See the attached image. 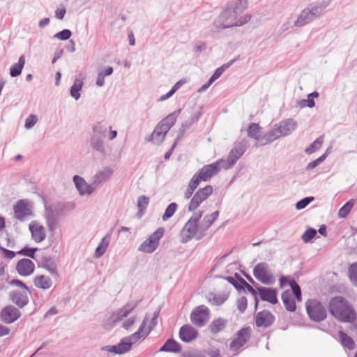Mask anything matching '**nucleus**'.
I'll use <instances>...</instances> for the list:
<instances>
[{
	"label": "nucleus",
	"instance_id": "obj_1",
	"mask_svg": "<svg viewBox=\"0 0 357 357\" xmlns=\"http://www.w3.org/2000/svg\"><path fill=\"white\" fill-rule=\"evenodd\" d=\"M204 212L199 211L194 213L192 216L186 222L181 231V241L186 243L192 238L197 241L206 236V231L218 219L219 211H215L210 215H206L201 220Z\"/></svg>",
	"mask_w": 357,
	"mask_h": 357
},
{
	"label": "nucleus",
	"instance_id": "obj_2",
	"mask_svg": "<svg viewBox=\"0 0 357 357\" xmlns=\"http://www.w3.org/2000/svg\"><path fill=\"white\" fill-rule=\"evenodd\" d=\"M73 202H56L45 206V218L49 231L54 233L58 225L60 217L68 215L74 210Z\"/></svg>",
	"mask_w": 357,
	"mask_h": 357
},
{
	"label": "nucleus",
	"instance_id": "obj_3",
	"mask_svg": "<svg viewBox=\"0 0 357 357\" xmlns=\"http://www.w3.org/2000/svg\"><path fill=\"white\" fill-rule=\"evenodd\" d=\"M329 312L342 322L354 323L356 319L355 310L342 296L333 298L328 304Z\"/></svg>",
	"mask_w": 357,
	"mask_h": 357
},
{
	"label": "nucleus",
	"instance_id": "obj_4",
	"mask_svg": "<svg viewBox=\"0 0 357 357\" xmlns=\"http://www.w3.org/2000/svg\"><path fill=\"white\" fill-rule=\"evenodd\" d=\"M326 7V5L319 4L314 6L311 8H306L303 9L297 20L294 22V26L296 27H301L310 23L322 14Z\"/></svg>",
	"mask_w": 357,
	"mask_h": 357
},
{
	"label": "nucleus",
	"instance_id": "obj_5",
	"mask_svg": "<svg viewBox=\"0 0 357 357\" xmlns=\"http://www.w3.org/2000/svg\"><path fill=\"white\" fill-rule=\"evenodd\" d=\"M165 229L158 228L147 239L143 241L138 247V251L147 254H151L156 250L159 245L160 238L163 236Z\"/></svg>",
	"mask_w": 357,
	"mask_h": 357
},
{
	"label": "nucleus",
	"instance_id": "obj_6",
	"mask_svg": "<svg viewBox=\"0 0 357 357\" xmlns=\"http://www.w3.org/2000/svg\"><path fill=\"white\" fill-rule=\"evenodd\" d=\"M305 308L310 319L320 322L326 318L327 313L324 305L317 300H308Z\"/></svg>",
	"mask_w": 357,
	"mask_h": 357
},
{
	"label": "nucleus",
	"instance_id": "obj_7",
	"mask_svg": "<svg viewBox=\"0 0 357 357\" xmlns=\"http://www.w3.org/2000/svg\"><path fill=\"white\" fill-rule=\"evenodd\" d=\"M210 310L204 305L196 307L190 314L191 322L197 327L204 326L209 319Z\"/></svg>",
	"mask_w": 357,
	"mask_h": 357
},
{
	"label": "nucleus",
	"instance_id": "obj_8",
	"mask_svg": "<svg viewBox=\"0 0 357 357\" xmlns=\"http://www.w3.org/2000/svg\"><path fill=\"white\" fill-rule=\"evenodd\" d=\"M212 192L213 187L211 185H207L203 188H199L191 199L188 206V210L189 211H194L204 201L208 198Z\"/></svg>",
	"mask_w": 357,
	"mask_h": 357
},
{
	"label": "nucleus",
	"instance_id": "obj_9",
	"mask_svg": "<svg viewBox=\"0 0 357 357\" xmlns=\"http://www.w3.org/2000/svg\"><path fill=\"white\" fill-rule=\"evenodd\" d=\"M268 264L266 262L257 264L253 269V275L257 280L264 284H271L273 283V275L268 273Z\"/></svg>",
	"mask_w": 357,
	"mask_h": 357
},
{
	"label": "nucleus",
	"instance_id": "obj_10",
	"mask_svg": "<svg viewBox=\"0 0 357 357\" xmlns=\"http://www.w3.org/2000/svg\"><path fill=\"white\" fill-rule=\"evenodd\" d=\"M238 15L234 13L231 8L224 9L219 15L216 23L217 26L222 29H227L234 26Z\"/></svg>",
	"mask_w": 357,
	"mask_h": 357
},
{
	"label": "nucleus",
	"instance_id": "obj_11",
	"mask_svg": "<svg viewBox=\"0 0 357 357\" xmlns=\"http://www.w3.org/2000/svg\"><path fill=\"white\" fill-rule=\"evenodd\" d=\"M251 329L250 327H244L240 329L236 334V337L230 343V349L236 351L245 344L250 337Z\"/></svg>",
	"mask_w": 357,
	"mask_h": 357
},
{
	"label": "nucleus",
	"instance_id": "obj_12",
	"mask_svg": "<svg viewBox=\"0 0 357 357\" xmlns=\"http://www.w3.org/2000/svg\"><path fill=\"white\" fill-rule=\"evenodd\" d=\"M1 320L6 324H12L21 316L20 310L13 305H7L0 313Z\"/></svg>",
	"mask_w": 357,
	"mask_h": 357
},
{
	"label": "nucleus",
	"instance_id": "obj_13",
	"mask_svg": "<svg viewBox=\"0 0 357 357\" xmlns=\"http://www.w3.org/2000/svg\"><path fill=\"white\" fill-rule=\"evenodd\" d=\"M132 346V342H129L128 338L125 337L121 340L119 344L112 346H105L102 349L116 354H123L129 351L131 349Z\"/></svg>",
	"mask_w": 357,
	"mask_h": 357
},
{
	"label": "nucleus",
	"instance_id": "obj_14",
	"mask_svg": "<svg viewBox=\"0 0 357 357\" xmlns=\"http://www.w3.org/2000/svg\"><path fill=\"white\" fill-rule=\"evenodd\" d=\"M275 316L268 310L259 312L255 316V324L257 327L268 328L275 321Z\"/></svg>",
	"mask_w": 357,
	"mask_h": 357
},
{
	"label": "nucleus",
	"instance_id": "obj_15",
	"mask_svg": "<svg viewBox=\"0 0 357 357\" xmlns=\"http://www.w3.org/2000/svg\"><path fill=\"white\" fill-rule=\"evenodd\" d=\"M16 270L20 275L26 277L33 273L35 265L31 259L23 258L17 261Z\"/></svg>",
	"mask_w": 357,
	"mask_h": 357
},
{
	"label": "nucleus",
	"instance_id": "obj_16",
	"mask_svg": "<svg viewBox=\"0 0 357 357\" xmlns=\"http://www.w3.org/2000/svg\"><path fill=\"white\" fill-rule=\"evenodd\" d=\"M75 185L81 195H90L95 190L93 183L88 184L86 181L78 175L73 178Z\"/></svg>",
	"mask_w": 357,
	"mask_h": 357
},
{
	"label": "nucleus",
	"instance_id": "obj_17",
	"mask_svg": "<svg viewBox=\"0 0 357 357\" xmlns=\"http://www.w3.org/2000/svg\"><path fill=\"white\" fill-rule=\"evenodd\" d=\"M260 298L271 304H276L278 301L277 298L278 291L275 289L265 287H257Z\"/></svg>",
	"mask_w": 357,
	"mask_h": 357
},
{
	"label": "nucleus",
	"instance_id": "obj_18",
	"mask_svg": "<svg viewBox=\"0 0 357 357\" xmlns=\"http://www.w3.org/2000/svg\"><path fill=\"white\" fill-rule=\"evenodd\" d=\"M179 337L184 342H190L195 340L198 335V331L189 324H185L180 328Z\"/></svg>",
	"mask_w": 357,
	"mask_h": 357
},
{
	"label": "nucleus",
	"instance_id": "obj_19",
	"mask_svg": "<svg viewBox=\"0 0 357 357\" xmlns=\"http://www.w3.org/2000/svg\"><path fill=\"white\" fill-rule=\"evenodd\" d=\"M247 149V142L245 140H242L239 142L235 143L233 149H231L228 157L231 160V163L236 164V162L244 154Z\"/></svg>",
	"mask_w": 357,
	"mask_h": 357
},
{
	"label": "nucleus",
	"instance_id": "obj_20",
	"mask_svg": "<svg viewBox=\"0 0 357 357\" xmlns=\"http://www.w3.org/2000/svg\"><path fill=\"white\" fill-rule=\"evenodd\" d=\"M139 304L138 301L126 303L122 308L119 309L112 315L113 321L118 322L126 317Z\"/></svg>",
	"mask_w": 357,
	"mask_h": 357
},
{
	"label": "nucleus",
	"instance_id": "obj_21",
	"mask_svg": "<svg viewBox=\"0 0 357 357\" xmlns=\"http://www.w3.org/2000/svg\"><path fill=\"white\" fill-rule=\"evenodd\" d=\"M282 137L281 132L280 131L278 125H275L273 129L266 133L261 139L256 142V146H264L270 144L274 140Z\"/></svg>",
	"mask_w": 357,
	"mask_h": 357
},
{
	"label": "nucleus",
	"instance_id": "obj_22",
	"mask_svg": "<svg viewBox=\"0 0 357 357\" xmlns=\"http://www.w3.org/2000/svg\"><path fill=\"white\" fill-rule=\"evenodd\" d=\"M13 209L15 218L20 220H22L31 213L26 202L24 199L17 201Z\"/></svg>",
	"mask_w": 357,
	"mask_h": 357
},
{
	"label": "nucleus",
	"instance_id": "obj_23",
	"mask_svg": "<svg viewBox=\"0 0 357 357\" xmlns=\"http://www.w3.org/2000/svg\"><path fill=\"white\" fill-rule=\"evenodd\" d=\"M113 169L110 167H106L102 170L98 171L94 176L93 185L95 190L102 183L107 181L112 175Z\"/></svg>",
	"mask_w": 357,
	"mask_h": 357
},
{
	"label": "nucleus",
	"instance_id": "obj_24",
	"mask_svg": "<svg viewBox=\"0 0 357 357\" xmlns=\"http://www.w3.org/2000/svg\"><path fill=\"white\" fill-rule=\"evenodd\" d=\"M198 172L202 176L203 181H206L213 176L218 174L220 172V168L218 167V163L215 162L209 165H204Z\"/></svg>",
	"mask_w": 357,
	"mask_h": 357
},
{
	"label": "nucleus",
	"instance_id": "obj_25",
	"mask_svg": "<svg viewBox=\"0 0 357 357\" xmlns=\"http://www.w3.org/2000/svg\"><path fill=\"white\" fill-rule=\"evenodd\" d=\"M296 126L297 123L293 119H287L278 126L282 136L289 135L296 128Z\"/></svg>",
	"mask_w": 357,
	"mask_h": 357
},
{
	"label": "nucleus",
	"instance_id": "obj_26",
	"mask_svg": "<svg viewBox=\"0 0 357 357\" xmlns=\"http://www.w3.org/2000/svg\"><path fill=\"white\" fill-rule=\"evenodd\" d=\"M29 230L31 233L33 239L36 243H40L45 238L46 235H45V228L43 226L38 225H33V223L31 222L29 225Z\"/></svg>",
	"mask_w": 357,
	"mask_h": 357
},
{
	"label": "nucleus",
	"instance_id": "obj_27",
	"mask_svg": "<svg viewBox=\"0 0 357 357\" xmlns=\"http://www.w3.org/2000/svg\"><path fill=\"white\" fill-rule=\"evenodd\" d=\"M10 299L17 307L22 308L29 303V298L26 294H23L18 291H13L10 294Z\"/></svg>",
	"mask_w": 357,
	"mask_h": 357
},
{
	"label": "nucleus",
	"instance_id": "obj_28",
	"mask_svg": "<svg viewBox=\"0 0 357 357\" xmlns=\"http://www.w3.org/2000/svg\"><path fill=\"white\" fill-rule=\"evenodd\" d=\"M181 351V344L173 338H169L159 349V351L175 354L179 353Z\"/></svg>",
	"mask_w": 357,
	"mask_h": 357
},
{
	"label": "nucleus",
	"instance_id": "obj_29",
	"mask_svg": "<svg viewBox=\"0 0 357 357\" xmlns=\"http://www.w3.org/2000/svg\"><path fill=\"white\" fill-rule=\"evenodd\" d=\"M149 318V314H146L145 315V317L142 321V323L141 324L138 331L134 333H132V335L128 336V337H126V338H128V341L129 342H132V344L135 342H137L142 337H146L144 336V332H145V328H146V326L147 324V321H148V319Z\"/></svg>",
	"mask_w": 357,
	"mask_h": 357
},
{
	"label": "nucleus",
	"instance_id": "obj_30",
	"mask_svg": "<svg viewBox=\"0 0 357 357\" xmlns=\"http://www.w3.org/2000/svg\"><path fill=\"white\" fill-rule=\"evenodd\" d=\"M40 264H39V266L47 269L48 272L51 274V275L58 276L56 271V266L52 257L47 256L43 257Z\"/></svg>",
	"mask_w": 357,
	"mask_h": 357
},
{
	"label": "nucleus",
	"instance_id": "obj_31",
	"mask_svg": "<svg viewBox=\"0 0 357 357\" xmlns=\"http://www.w3.org/2000/svg\"><path fill=\"white\" fill-rule=\"evenodd\" d=\"M111 240V234H107L101 240L99 245L96 249L95 251V257L96 258L101 257L106 252V250L107 247L109 246V244L110 243Z\"/></svg>",
	"mask_w": 357,
	"mask_h": 357
},
{
	"label": "nucleus",
	"instance_id": "obj_32",
	"mask_svg": "<svg viewBox=\"0 0 357 357\" xmlns=\"http://www.w3.org/2000/svg\"><path fill=\"white\" fill-rule=\"evenodd\" d=\"M282 300L285 307V309L289 312H295L296 305L295 301L292 298L291 294L289 290L284 291L282 294Z\"/></svg>",
	"mask_w": 357,
	"mask_h": 357
},
{
	"label": "nucleus",
	"instance_id": "obj_33",
	"mask_svg": "<svg viewBox=\"0 0 357 357\" xmlns=\"http://www.w3.org/2000/svg\"><path fill=\"white\" fill-rule=\"evenodd\" d=\"M34 285L42 289H48L52 286V280L45 275H37L35 277Z\"/></svg>",
	"mask_w": 357,
	"mask_h": 357
},
{
	"label": "nucleus",
	"instance_id": "obj_34",
	"mask_svg": "<svg viewBox=\"0 0 357 357\" xmlns=\"http://www.w3.org/2000/svg\"><path fill=\"white\" fill-rule=\"evenodd\" d=\"M104 139L99 137L92 136L90 139V146L93 151L100 153L102 155L105 154Z\"/></svg>",
	"mask_w": 357,
	"mask_h": 357
},
{
	"label": "nucleus",
	"instance_id": "obj_35",
	"mask_svg": "<svg viewBox=\"0 0 357 357\" xmlns=\"http://www.w3.org/2000/svg\"><path fill=\"white\" fill-rule=\"evenodd\" d=\"M25 64V57L24 55L20 56L17 63L13 64L10 68V75L12 77H16L21 75L24 66Z\"/></svg>",
	"mask_w": 357,
	"mask_h": 357
},
{
	"label": "nucleus",
	"instance_id": "obj_36",
	"mask_svg": "<svg viewBox=\"0 0 357 357\" xmlns=\"http://www.w3.org/2000/svg\"><path fill=\"white\" fill-rule=\"evenodd\" d=\"M227 321L222 318L213 320L209 325V330L212 334H217L226 326Z\"/></svg>",
	"mask_w": 357,
	"mask_h": 357
},
{
	"label": "nucleus",
	"instance_id": "obj_37",
	"mask_svg": "<svg viewBox=\"0 0 357 357\" xmlns=\"http://www.w3.org/2000/svg\"><path fill=\"white\" fill-rule=\"evenodd\" d=\"M92 130V136L105 138L106 133L107 131V126L102 121L97 122L96 124L93 126Z\"/></svg>",
	"mask_w": 357,
	"mask_h": 357
},
{
	"label": "nucleus",
	"instance_id": "obj_38",
	"mask_svg": "<svg viewBox=\"0 0 357 357\" xmlns=\"http://www.w3.org/2000/svg\"><path fill=\"white\" fill-rule=\"evenodd\" d=\"M338 335L341 344L344 347L347 348L349 350L354 349L356 344L354 340L350 336L342 331H340Z\"/></svg>",
	"mask_w": 357,
	"mask_h": 357
},
{
	"label": "nucleus",
	"instance_id": "obj_39",
	"mask_svg": "<svg viewBox=\"0 0 357 357\" xmlns=\"http://www.w3.org/2000/svg\"><path fill=\"white\" fill-rule=\"evenodd\" d=\"M83 86V79L76 78L74 81L73 84L70 87V96L74 98L76 100L80 98V91Z\"/></svg>",
	"mask_w": 357,
	"mask_h": 357
},
{
	"label": "nucleus",
	"instance_id": "obj_40",
	"mask_svg": "<svg viewBox=\"0 0 357 357\" xmlns=\"http://www.w3.org/2000/svg\"><path fill=\"white\" fill-rule=\"evenodd\" d=\"M159 313H160V310H157L153 312L152 316H151V314L149 313L146 314L149 315V318L147 321V323L149 322V326L144 332L145 337H146L151 333V331L155 328V326L157 325L158 317L159 316Z\"/></svg>",
	"mask_w": 357,
	"mask_h": 357
},
{
	"label": "nucleus",
	"instance_id": "obj_41",
	"mask_svg": "<svg viewBox=\"0 0 357 357\" xmlns=\"http://www.w3.org/2000/svg\"><path fill=\"white\" fill-rule=\"evenodd\" d=\"M260 129L261 128L259 124L255 123H250L247 130L248 136L250 138L255 139L257 140V142H258L261 139L259 137Z\"/></svg>",
	"mask_w": 357,
	"mask_h": 357
},
{
	"label": "nucleus",
	"instance_id": "obj_42",
	"mask_svg": "<svg viewBox=\"0 0 357 357\" xmlns=\"http://www.w3.org/2000/svg\"><path fill=\"white\" fill-rule=\"evenodd\" d=\"M235 59L231 60L227 63H225L222 66L218 68L209 78L211 81L214 82L216 79H218L222 75V73L235 62Z\"/></svg>",
	"mask_w": 357,
	"mask_h": 357
},
{
	"label": "nucleus",
	"instance_id": "obj_43",
	"mask_svg": "<svg viewBox=\"0 0 357 357\" xmlns=\"http://www.w3.org/2000/svg\"><path fill=\"white\" fill-rule=\"evenodd\" d=\"M324 142L323 136L319 137L316 140H314L308 147L305 149V153L308 155L312 154L315 151L320 149Z\"/></svg>",
	"mask_w": 357,
	"mask_h": 357
},
{
	"label": "nucleus",
	"instance_id": "obj_44",
	"mask_svg": "<svg viewBox=\"0 0 357 357\" xmlns=\"http://www.w3.org/2000/svg\"><path fill=\"white\" fill-rule=\"evenodd\" d=\"M354 204V200L351 199L346 202L339 210L338 216L341 218H346L352 209Z\"/></svg>",
	"mask_w": 357,
	"mask_h": 357
},
{
	"label": "nucleus",
	"instance_id": "obj_45",
	"mask_svg": "<svg viewBox=\"0 0 357 357\" xmlns=\"http://www.w3.org/2000/svg\"><path fill=\"white\" fill-rule=\"evenodd\" d=\"M178 205L175 202H172L169 204L166 208L164 214L162 216V219L163 221H166L170 218H172L175 213L177 209Z\"/></svg>",
	"mask_w": 357,
	"mask_h": 357
},
{
	"label": "nucleus",
	"instance_id": "obj_46",
	"mask_svg": "<svg viewBox=\"0 0 357 357\" xmlns=\"http://www.w3.org/2000/svg\"><path fill=\"white\" fill-rule=\"evenodd\" d=\"M289 285L291 287L292 292L298 301L302 299V293L300 286L294 279H291L289 282Z\"/></svg>",
	"mask_w": 357,
	"mask_h": 357
},
{
	"label": "nucleus",
	"instance_id": "obj_47",
	"mask_svg": "<svg viewBox=\"0 0 357 357\" xmlns=\"http://www.w3.org/2000/svg\"><path fill=\"white\" fill-rule=\"evenodd\" d=\"M241 287L240 288V291L241 290H247L248 292H250L254 296L255 308L257 309L258 307L259 299L257 298V293L256 290L251 285H250L246 281H243V283Z\"/></svg>",
	"mask_w": 357,
	"mask_h": 357
},
{
	"label": "nucleus",
	"instance_id": "obj_48",
	"mask_svg": "<svg viewBox=\"0 0 357 357\" xmlns=\"http://www.w3.org/2000/svg\"><path fill=\"white\" fill-rule=\"evenodd\" d=\"M348 275L351 283L357 287V261L351 264L348 269Z\"/></svg>",
	"mask_w": 357,
	"mask_h": 357
},
{
	"label": "nucleus",
	"instance_id": "obj_49",
	"mask_svg": "<svg viewBox=\"0 0 357 357\" xmlns=\"http://www.w3.org/2000/svg\"><path fill=\"white\" fill-rule=\"evenodd\" d=\"M181 112V109L175 111L169 114L167 117L163 119L161 121L165 123L170 128L174 125L176 121V119Z\"/></svg>",
	"mask_w": 357,
	"mask_h": 357
},
{
	"label": "nucleus",
	"instance_id": "obj_50",
	"mask_svg": "<svg viewBox=\"0 0 357 357\" xmlns=\"http://www.w3.org/2000/svg\"><path fill=\"white\" fill-rule=\"evenodd\" d=\"M248 4L247 0H237L231 9L238 15L248 8Z\"/></svg>",
	"mask_w": 357,
	"mask_h": 357
},
{
	"label": "nucleus",
	"instance_id": "obj_51",
	"mask_svg": "<svg viewBox=\"0 0 357 357\" xmlns=\"http://www.w3.org/2000/svg\"><path fill=\"white\" fill-rule=\"evenodd\" d=\"M36 248H29L28 246H25L19 250L17 253L20 255L29 257L31 259H35V252L37 251Z\"/></svg>",
	"mask_w": 357,
	"mask_h": 357
},
{
	"label": "nucleus",
	"instance_id": "obj_52",
	"mask_svg": "<svg viewBox=\"0 0 357 357\" xmlns=\"http://www.w3.org/2000/svg\"><path fill=\"white\" fill-rule=\"evenodd\" d=\"M160 128L156 126L151 136L148 139V141L155 140L158 143H161L163 142L165 136H163V132H160Z\"/></svg>",
	"mask_w": 357,
	"mask_h": 357
},
{
	"label": "nucleus",
	"instance_id": "obj_53",
	"mask_svg": "<svg viewBox=\"0 0 357 357\" xmlns=\"http://www.w3.org/2000/svg\"><path fill=\"white\" fill-rule=\"evenodd\" d=\"M317 233V230L315 229H314V228H308L303 234L302 237H301L302 240L305 243H308L312 238H314V236H316Z\"/></svg>",
	"mask_w": 357,
	"mask_h": 357
},
{
	"label": "nucleus",
	"instance_id": "obj_54",
	"mask_svg": "<svg viewBox=\"0 0 357 357\" xmlns=\"http://www.w3.org/2000/svg\"><path fill=\"white\" fill-rule=\"evenodd\" d=\"M314 200V197L312 196L306 197L296 202V208L297 210L303 209Z\"/></svg>",
	"mask_w": 357,
	"mask_h": 357
},
{
	"label": "nucleus",
	"instance_id": "obj_55",
	"mask_svg": "<svg viewBox=\"0 0 357 357\" xmlns=\"http://www.w3.org/2000/svg\"><path fill=\"white\" fill-rule=\"evenodd\" d=\"M216 163H218L220 170L221 169H231L235 165V164L231 163V160H230V158L229 157H227V159H220L218 161H216Z\"/></svg>",
	"mask_w": 357,
	"mask_h": 357
},
{
	"label": "nucleus",
	"instance_id": "obj_56",
	"mask_svg": "<svg viewBox=\"0 0 357 357\" xmlns=\"http://www.w3.org/2000/svg\"><path fill=\"white\" fill-rule=\"evenodd\" d=\"M201 181H203L202 177L200 175V174L199 173V172H197L192 177L190 181H189V183H188V186H189L190 188L195 190L197 188V186L199 185V184L200 183Z\"/></svg>",
	"mask_w": 357,
	"mask_h": 357
},
{
	"label": "nucleus",
	"instance_id": "obj_57",
	"mask_svg": "<svg viewBox=\"0 0 357 357\" xmlns=\"http://www.w3.org/2000/svg\"><path fill=\"white\" fill-rule=\"evenodd\" d=\"M72 36V31L70 29H63L62 31L54 35V38L61 40H68Z\"/></svg>",
	"mask_w": 357,
	"mask_h": 357
},
{
	"label": "nucleus",
	"instance_id": "obj_58",
	"mask_svg": "<svg viewBox=\"0 0 357 357\" xmlns=\"http://www.w3.org/2000/svg\"><path fill=\"white\" fill-rule=\"evenodd\" d=\"M326 158V153H324L317 159L310 162L306 167V170L309 171L317 167L320 163L324 162Z\"/></svg>",
	"mask_w": 357,
	"mask_h": 357
},
{
	"label": "nucleus",
	"instance_id": "obj_59",
	"mask_svg": "<svg viewBox=\"0 0 357 357\" xmlns=\"http://www.w3.org/2000/svg\"><path fill=\"white\" fill-rule=\"evenodd\" d=\"M236 303H237L238 310L241 313H244L245 311L246 310L247 306H248L247 298L245 296H241V298H239L237 300Z\"/></svg>",
	"mask_w": 357,
	"mask_h": 357
},
{
	"label": "nucleus",
	"instance_id": "obj_60",
	"mask_svg": "<svg viewBox=\"0 0 357 357\" xmlns=\"http://www.w3.org/2000/svg\"><path fill=\"white\" fill-rule=\"evenodd\" d=\"M298 105L301 108L310 107L312 108L315 106V102L312 98H307V99H303L298 102Z\"/></svg>",
	"mask_w": 357,
	"mask_h": 357
},
{
	"label": "nucleus",
	"instance_id": "obj_61",
	"mask_svg": "<svg viewBox=\"0 0 357 357\" xmlns=\"http://www.w3.org/2000/svg\"><path fill=\"white\" fill-rule=\"evenodd\" d=\"M149 203V199L148 197L144 195L139 196L137 199V208L146 210Z\"/></svg>",
	"mask_w": 357,
	"mask_h": 357
},
{
	"label": "nucleus",
	"instance_id": "obj_62",
	"mask_svg": "<svg viewBox=\"0 0 357 357\" xmlns=\"http://www.w3.org/2000/svg\"><path fill=\"white\" fill-rule=\"evenodd\" d=\"M252 17V15L250 14H245L239 18L236 17V21L234 24V26H242L247 22H248Z\"/></svg>",
	"mask_w": 357,
	"mask_h": 357
},
{
	"label": "nucleus",
	"instance_id": "obj_63",
	"mask_svg": "<svg viewBox=\"0 0 357 357\" xmlns=\"http://www.w3.org/2000/svg\"><path fill=\"white\" fill-rule=\"evenodd\" d=\"M38 121L37 116L33 114L29 115L26 121L24 126L26 129H30L34 126V125Z\"/></svg>",
	"mask_w": 357,
	"mask_h": 357
},
{
	"label": "nucleus",
	"instance_id": "obj_64",
	"mask_svg": "<svg viewBox=\"0 0 357 357\" xmlns=\"http://www.w3.org/2000/svg\"><path fill=\"white\" fill-rule=\"evenodd\" d=\"M0 251L2 252L5 258L8 259H12L16 255V252L13 250H10L4 248L0 245Z\"/></svg>",
	"mask_w": 357,
	"mask_h": 357
}]
</instances>
